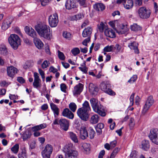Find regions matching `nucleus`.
Segmentation results:
<instances>
[{
  "instance_id": "obj_1",
  "label": "nucleus",
  "mask_w": 158,
  "mask_h": 158,
  "mask_svg": "<svg viewBox=\"0 0 158 158\" xmlns=\"http://www.w3.org/2000/svg\"><path fill=\"white\" fill-rule=\"evenodd\" d=\"M35 29L40 37L49 40L52 36L50 27L46 24H38L35 26Z\"/></svg>"
},
{
  "instance_id": "obj_2",
  "label": "nucleus",
  "mask_w": 158,
  "mask_h": 158,
  "mask_svg": "<svg viewBox=\"0 0 158 158\" xmlns=\"http://www.w3.org/2000/svg\"><path fill=\"white\" fill-rule=\"evenodd\" d=\"M8 42L14 49H17L21 44V40L19 36L15 34H11L8 38Z\"/></svg>"
},
{
  "instance_id": "obj_3",
  "label": "nucleus",
  "mask_w": 158,
  "mask_h": 158,
  "mask_svg": "<svg viewBox=\"0 0 158 158\" xmlns=\"http://www.w3.org/2000/svg\"><path fill=\"white\" fill-rule=\"evenodd\" d=\"M150 10L147 9L145 6L140 7L138 10V13L139 17L143 19H147L149 17L151 13Z\"/></svg>"
},
{
  "instance_id": "obj_4",
  "label": "nucleus",
  "mask_w": 158,
  "mask_h": 158,
  "mask_svg": "<svg viewBox=\"0 0 158 158\" xmlns=\"http://www.w3.org/2000/svg\"><path fill=\"white\" fill-rule=\"evenodd\" d=\"M53 124L59 125L61 129L65 131H67L69 129V122L64 118H61L59 120L58 118H56L53 121Z\"/></svg>"
},
{
  "instance_id": "obj_5",
  "label": "nucleus",
  "mask_w": 158,
  "mask_h": 158,
  "mask_svg": "<svg viewBox=\"0 0 158 158\" xmlns=\"http://www.w3.org/2000/svg\"><path fill=\"white\" fill-rule=\"evenodd\" d=\"M149 137L152 142L158 145V130L156 128H153L150 131Z\"/></svg>"
},
{
  "instance_id": "obj_6",
  "label": "nucleus",
  "mask_w": 158,
  "mask_h": 158,
  "mask_svg": "<svg viewBox=\"0 0 158 158\" xmlns=\"http://www.w3.org/2000/svg\"><path fill=\"white\" fill-rule=\"evenodd\" d=\"M58 22V15L56 13H54L49 17L48 22L51 27H56L57 26Z\"/></svg>"
},
{
  "instance_id": "obj_7",
  "label": "nucleus",
  "mask_w": 158,
  "mask_h": 158,
  "mask_svg": "<svg viewBox=\"0 0 158 158\" xmlns=\"http://www.w3.org/2000/svg\"><path fill=\"white\" fill-rule=\"evenodd\" d=\"M52 151L53 147L52 145L49 144H47L41 152L43 158H50Z\"/></svg>"
},
{
  "instance_id": "obj_8",
  "label": "nucleus",
  "mask_w": 158,
  "mask_h": 158,
  "mask_svg": "<svg viewBox=\"0 0 158 158\" xmlns=\"http://www.w3.org/2000/svg\"><path fill=\"white\" fill-rule=\"evenodd\" d=\"M89 112L85 110L79 108L77 110V114L79 117L82 120L86 121L89 118Z\"/></svg>"
},
{
  "instance_id": "obj_9",
  "label": "nucleus",
  "mask_w": 158,
  "mask_h": 158,
  "mask_svg": "<svg viewBox=\"0 0 158 158\" xmlns=\"http://www.w3.org/2000/svg\"><path fill=\"white\" fill-rule=\"evenodd\" d=\"M109 85L105 82H102L100 85V88L102 90L110 95H114L115 94V93L109 89Z\"/></svg>"
},
{
  "instance_id": "obj_10",
  "label": "nucleus",
  "mask_w": 158,
  "mask_h": 158,
  "mask_svg": "<svg viewBox=\"0 0 158 158\" xmlns=\"http://www.w3.org/2000/svg\"><path fill=\"white\" fill-rule=\"evenodd\" d=\"M46 127V125L45 124H41L32 127L31 128L32 130L34 132L33 134L34 136L37 137L40 136V133L38 132V131L44 129Z\"/></svg>"
},
{
  "instance_id": "obj_11",
  "label": "nucleus",
  "mask_w": 158,
  "mask_h": 158,
  "mask_svg": "<svg viewBox=\"0 0 158 158\" xmlns=\"http://www.w3.org/2000/svg\"><path fill=\"white\" fill-rule=\"evenodd\" d=\"M94 111L102 117H105L106 114L103 106L99 104L97 106L93 109Z\"/></svg>"
},
{
  "instance_id": "obj_12",
  "label": "nucleus",
  "mask_w": 158,
  "mask_h": 158,
  "mask_svg": "<svg viewBox=\"0 0 158 158\" xmlns=\"http://www.w3.org/2000/svg\"><path fill=\"white\" fill-rule=\"evenodd\" d=\"M78 153L76 150H67L65 154V158H77Z\"/></svg>"
},
{
  "instance_id": "obj_13",
  "label": "nucleus",
  "mask_w": 158,
  "mask_h": 158,
  "mask_svg": "<svg viewBox=\"0 0 158 158\" xmlns=\"http://www.w3.org/2000/svg\"><path fill=\"white\" fill-rule=\"evenodd\" d=\"M24 30L26 33L34 39L36 37V32L31 27L26 26Z\"/></svg>"
},
{
  "instance_id": "obj_14",
  "label": "nucleus",
  "mask_w": 158,
  "mask_h": 158,
  "mask_svg": "<svg viewBox=\"0 0 158 158\" xmlns=\"http://www.w3.org/2000/svg\"><path fill=\"white\" fill-rule=\"evenodd\" d=\"M77 5L74 0H67L65 3V6L67 9L70 10L77 7Z\"/></svg>"
},
{
  "instance_id": "obj_15",
  "label": "nucleus",
  "mask_w": 158,
  "mask_h": 158,
  "mask_svg": "<svg viewBox=\"0 0 158 158\" xmlns=\"http://www.w3.org/2000/svg\"><path fill=\"white\" fill-rule=\"evenodd\" d=\"M83 85L81 83H79L77 85H76L74 87V90L73 91V94L74 95L80 94L82 91Z\"/></svg>"
},
{
  "instance_id": "obj_16",
  "label": "nucleus",
  "mask_w": 158,
  "mask_h": 158,
  "mask_svg": "<svg viewBox=\"0 0 158 158\" xmlns=\"http://www.w3.org/2000/svg\"><path fill=\"white\" fill-rule=\"evenodd\" d=\"M7 72L8 76L13 77L15 74L17 73V69L14 67L10 66L7 68Z\"/></svg>"
},
{
  "instance_id": "obj_17",
  "label": "nucleus",
  "mask_w": 158,
  "mask_h": 158,
  "mask_svg": "<svg viewBox=\"0 0 158 158\" xmlns=\"http://www.w3.org/2000/svg\"><path fill=\"white\" fill-rule=\"evenodd\" d=\"M34 80L33 83V85L35 88H37L39 87H40V80L38 75V74L36 72L34 73Z\"/></svg>"
},
{
  "instance_id": "obj_18",
  "label": "nucleus",
  "mask_w": 158,
  "mask_h": 158,
  "mask_svg": "<svg viewBox=\"0 0 158 158\" xmlns=\"http://www.w3.org/2000/svg\"><path fill=\"white\" fill-rule=\"evenodd\" d=\"M62 115L70 119H72L74 118L73 114L67 108H65L63 110L62 112Z\"/></svg>"
},
{
  "instance_id": "obj_19",
  "label": "nucleus",
  "mask_w": 158,
  "mask_h": 158,
  "mask_svg": "<svg viewBox=\"0 0 158 158\" xmlns=\"http://www.w3.org/2000/svg\"><path fill=\"white\" fill-rule=\"evenodd\" d=\"M88 136L86 128L85 127H81L80 130V138L82 139H85Z\"/></svg>"
},
{
  "instance_id": "obj_20",
  "label": "nucleus",
  "mask_w": 158,
  "mask_h": 158,
  "mask_svg": "<svg viewBox=\"0 0 158 158\" xmlns=\"http://www.w3.org/2000/svg\"><path fill=\"white\" fill-rule=\"evenodd\" d=\"M105 35L110 38H114L115 37V32L111 28H108L105 31Z\"/></svg>"
},
{
  "instance_id": "obj_21",
  "label": "nucleus",
  "mask_w": 158,
  "mask_h": 158,
  "mask_svg": "<svg viewBox=\"0 0 158 158\" xmlns=\"http://www.w3.org/2000/svg\"><path fill=\"white\" fill-rule=\"evenodd\" d=\"M51 108L53 111L54 117H57L59 114V109L58 108L56 105L53 103H51L50 104Z\"/></svg>"
},
{
  "instance_id": "obj_22",
  "label": "nucleus",
  "mask_w": 158,
  "mask_h": 158,
  "mask_svg": "<svg viewBox=\"0 0 158 158\" xmlns=\"http://www.w3.org/2000/svg\"><path fill=\"white\" fill-rule=\"evenodd\" d=\"M91 28L88 27L85 28L82 33V35L83 37H90V36L92 32Z\"/></svg>"
},
{
  "instance_id": "obj_23",
  "label": "nucleus",
  "mask_w": 158,
  "mask_h": 158,
  "mask_svg": "<svg viewBox=\"0 0 158 158\" xmlns=\"http://www.w3.org/2000/svg\"><path fill=\"white\" fill-rule=\"evenodd\" d=\"M34 43L36 47L39 49H41L43 47L44 44L39 39L36 37L34 39Z\"/></svg>"
},
{
  "instance_id": "obj_24",
  "label": "nucleus",
  "mask_w": 158,
  "mask_h": 158,
  "mask_svg": "<svg viewBox=\"0 0 158 158\" xmlns=\"http://www.w3.org/2000/svg\"><path fill=\"white\" fill-rule=\"evenodd\" d=\"M12 21L10 19H6L4 20L2 26V29L4 31L6 30L10 26Z\"/></svg>"
},
{
  "instance_id": "obj_25",
  "label": "nucleus",
  "mask_w": 158,
  "mask_h": 158,
  "mask_svg": "<svg viewBox=\"0 0 158 158\" xmlns=\"http://www.w3.org/2000/svg\"><path fill=\"white\" fill-rule=\"evenodd\" d=\"M128 46L131 49L134 50L135 53H139V52L138 48V44L135 42L129 44Z\"/></svg>"
},
{
  "instance_id": "obj_26",
  "label": "nucleus",
  "mask_w": 158,
  "mask_h": 158,
  "mask_svg": "<svg viewBox=\"0 0 158 158\" xmlns=\"http://www.w3.org/2000/svg\"><path fill=\"white\" fill-rule=\"evenodd\" d=\"M140 147L144 150H147L150 147L149 141L146 140H143L142 142Z\"/></svg>"
},
{
  "instance_id": "obj_27",
  "label": "nucleus",
  "mask_w": 158,
  "mask_h": 158,
  "mask_svg": "<svg viewBox=\"0 0 158 158\" xmlns=\"http://www.w3.org/2000/svg\"><path fill=\"white\" fill-rule=\"evenodd\" d=\"M104 125L102 123H98L95 127V129L97 134L98 135L101 134L102 133V129L104 128Z\"/></svg>"
},
{
  "instance_id": "obj_28",
  "label": "nucleus",
  "mask_w": 158,
  "mask_h": 158,
  "mask_svg": "<svg viewBox=\"0 0 158 158\" xmlns=\"http://www.w3.org/2000/svg\"><path fill=\"white\" fill-rule=\"evenodd\" d=\"M127 27L124 25H123L120 28L117 29L115 28V30L119 35L123 34H125L127 31Z\"/></svg>"
},
{
  "instance_id": "obj_29",
  "label": "nucleus",
  "mask_w": 158,
  "mask_h": 158,
  "mask_svg": "<svg viewBox=\"0 0 158 158\" xmlns=\"http://www.w3.org/2000/svg\"><path fill=\"white\" fill-rule=\"evenodd\" d=\"M21 152L18 154L19 158H27V152L25 147L21 148Z\"/></svg>"
},
{
  "instance_id": "obj_30",
  "label": "nucleus",
  "mask_w": 158,
  "mask_h": 158,
  "mask_svg": "<svg viewBox=\"0 0 158 158\" xmlns=\"http://www.w3.org/2000/svg\"><path fill=\"white\" fill-rule=\"evenodd\" d=\"M94 8L98 11H102L105 9V6L102 3H98L94 5Z\"/></svg>"
},
{
  "instance_id": "obj_31",
  "label": "nucleus",
  "mask_w": 158,
  "mask_h": 158,
  "mask_svg": "<svg viewBox=\"0 0 158 158\" xmlns=\"http://www.w3.org/2000/svg\"><path fill=\"white\" fill-rule=\"evenodd\" d=\"M99 117L96 114H95L91 117L89 121L90 123L92 124H94L97 123L99 121Z\"/></svg>"
},
{
  "instance_id": "obj_32",
  "label": "nucleus",
  "mask_w": 158,
  "mask_h": 158,
  "mask_svg": "<svg viewBox=\"0 0 158 158\" xmlns=\"http://www.w3.org/2000/svg\"><path fill=\"white\" fill-rule=\"evenodd\" d=\"M123 5L126 9H129L133 6V3L132 0H128L127 2H126V1L124 2H123Z\"/></svg>"
},
{
  "instance_id": "obj_33",
  "label": "nucleus",
  "mask_w": 158,
  "mask_h": 158,
  "mask_svg": "<svg viewBox=\"0 0 158 158\" xmlns=\"http://www.w3.org/2000/svg\"><path fill=\"white\" fill-rule=\"evenodd\" d=\"M68 134L69 138L74 143H77L78 142V139L76 134L73 132L70 131L68 132Z\"/></svg>"
},
{
  "instance_id": "obj_34",
  "label": "nucleus",
  "mask_w": 158,
  "mask_h": 158,
  "mask_svg": "<svg viewBox=\"0 0 158 158\" xmlns=\"http://www.w3.org/2000/svg\"><path fill=\"white\" fill-rule=\"evenodd\" d=\"M90 102L93 109L100 104L97 99L94 98H91L90 100Z\"/></svg>"
},
{
  "instance_id": "obj_35",
  "label": "nucleus",
  "mask_w": 158,
  "mask_h": 158,
  "mask_svg": "<svg viewBox=\"0 0 158 158\" xmlns=\"http://www.w3.org/2000/svg\"><path fill=\"white\" fill-rule=\"evenodd\" d=\"M107 25L106 23H104L102 22H101L99 25L98 26V28L100 31L102 32L104 30H106V29H107Z\"/></svg>"
},
{
  "instance_id": "obj_36",
  "label": "nucleus",
  "mask_w": 158,
  "mask_h": 158,
  "mask_svg": "<svg viewBox=\"0 0 158 158\" xmlns=\"http://www.w3.org/2000/svg\"><path fill=\"white\" fill-rule=\"evenodd\" d=\"M81 108H82V109L89 112L91 110L89 103L88 102L86 101L84 102V103L82 104V107Z\"/></svg>"
},
{
  "instance_id": "obj_37",
  "label": "nucleus",
  "mask_w": 158,
  "mask_h": 158,
  "mask_svg": "<svg viewBox=\"0 0 158 158\" xmlns=\"http://www.w3.org/2000/svg\"><path fill=\"white\" fill-rule=\"evenodd\" d=\"M115 50L114 46L113 45L110 46L107 45L103 49L104 52H112Z\"/></svg>"
},
{
  "instance_id": "obj_38",
  "label": "nucleus",
  "mask_w": 158,
  "mask_h": 158,
  "mask_svg": "<svg viewBox=\"0 0 158 158\" xmlns=\"http://www.w3.org/2000/svg\"><path fill=\"white\" fill-rule=\"evenodd\" d=\"M88 134H89V137L91 139H93L94 136L95 132L93 128L91 127H89L88 130Z\"/></svg>"
},
{
  "instance_id": "obj_39",
  "label": "nucleus",
  "mask_w": 158,
  "mask_h": 158,
  "mask_svg": "<svg viewBox=\"0 0 158 158\" xmlns=\"http://www.w3.org/2000/svg\"><path fill=\"white\" fill-rule=\"evenodd\" d=\"M131 29L132 31H140L142 29V28L139 26L137 24L135 23L131 26Z\"/></svg>"
},
{
  "instance_id": "obj_40",
  "label": "nucleus",
  "mask_w": 158,
  "mask_h": 158,
  "mask_svg": "<svg viewBox=\"0 0 158 158\" xmlns=\"http://www.w3.org/2000/svg\"><path fill=\"white\" fill-rule=\"evenodd\" d=\"M19 144L17 143L11 148V150L14 154H17L19 152Z\"/></svg>"
},
{
  "instance_id": "obj_41",
  "label": "nucleus",
  "mask_w": 158,
  "mask_h": 158,
  "mask_svg": "<svg viewBox=\"0 0 158 158\" xmlns=\"http://www.w3.org/2000/svg\"><path fill=\"white\" fill-rule=\"evenodd\" d=\"M8 53V51L5 46L0 47V54L1 55L5 56Z\"/></svg>"
},
{
  "instance_id": "obj_42",
  "label": "nucleus",
  "mask_w": 158,
  "mask_h": 158,
  "mask_svg": "<svg viewBox=\"0 0 158 158\" xmlns=\"http://www.w3.org/2000/svg\"><path fill=\"white\" fill-rule=\"evenodd\" d=\"M119 148L117 147L115 148L111 154L110 158H114L116 155L120 151Z\"/></svg>"
},
{
  "instance_id": "obj_43",
  "label": "nucleus",
  "mask_w": 158,
  "mask_h": 158,
  "mask_svg": "<svg viewBox=\"0 0 158 158\" xmlns=\"http://www.w3.org/2000/svg\"><path fill=\"white\" fill-rule=\"evenodd\" d=\"M63 36L68 40H70L72 38V35L70 33L67 31H64L63 33Z\"/></svg>"
},
{
  "instance_id": "obj_44",
  "label": "nucleus",
  "mask_w": 158,
  "mask_h": 158,
  "mask_svg": "<svg viewBox=\"0 0 158 158\" xmlns=\"http://www.w3.org/2000/svg\"><path fill=\"white\" fill-rule=\"evenodd\" d=\"M77 106L74 102L71 103L69 105V107L73 112H75L77 109Z\"/></svg>"
},
{
  "instance_id": "obj_45",
  "label": "nucleus",
  "mask_w": 158,
  "mask_h": 158,
  "mask_svg": "<svg viewBox=\"0 0 158 158\" xmlns=\"http://www.w3.org/2000/svg\"><path fill=\"white\" fill-rule=\"evenodd\" d=\"M89 90L90 91L94 92H97L98 88L92 83H90L89 86Z\"/></svg>"
},
{
  "instance_id": "obj_46",
  "label": "nucleus",
  "mask_w": 158,
  "mask_h": 158,
  "mask_svg": "<svg viewBox=\"0 0 158 158\" xmlns=\"http://www.w3.org/2000/svg\"><path fill=\"white\" fill-rule=\"evenodd\" d=\"M71 52L74 56H76L80 53V51L79 48H75L71 50Z\"/></svg>"
},
{
  "instance_id": "obj_47",
  "label": "nucleus",
  "mask_w": 158,
  "mask_h": 158,
  "mask_svg": "<svg viewBox=\"0 0 158 158\" xmlns=\"http://www.w3.org/2000/svg\"><path fill=\"white\" fill-rule=\"evenodd\" d=\"M146 103L149 105V106H151L154 103V100L153 99L152 97V96H149L147 99Z\"/></svg>"
},
{
  "instance_id": "obj_48",
  "label": "nucleus",
  "mask_w": 158,
  "mask_h": 158,
  "mask_svg": "<svg viewBox=\"0 0 158 158\" xmlns=\"http://www.w3.org/2000/svg\"><path fill=\"white\" fill-rule=\"evenodd\" d=\"M31 136V134L29 131H26L23 134V140H25L29 138Z\"/></svg>"
},
{
  "instance_id": "obj_49",
  "label": "nucleus",
  "mask_w": 158,
  "mask_h": 158,
  "mask_svg": "<svg viewBox=\"0 0 158 158\" xmlns=\"http://www.w3.org/2000/svg\"><path fill=\"white\" fill-rule=\"evenodd\" d=\"M50 64L49 61L44 60L41 64V67L42 69H44L48 67Z\"/></svg>"
},
{
  "instance_id": "obj_50",
  "label": "nucleus",
  "mask_w": 158,
  "mask_h": 158,
  "mask_svg": "<svg viewBox=\"0 0 158 158\" xmlns=\"http://www.w3.org/2000/svg\"><path fill=\"white\" fill-rule=\"evenodd\" d=\"M130 156L131 158H138L137 152L135 151H134L131 152Z\"/></svg>"
},
{
  "instance_id": "obj_51",
  "label": "nucleus",
  "mask_w": 158,
  "mask_h": 158,
  "mask_svg": "<svg viewBox=\"0 0 158 158\" xmlns=\"http://www.w3.org/2000/svg\"><path fill=\"white\" fill-rule=\"evenodd\" d=\"M82 146L84 150L86 151H89L90 150L89 145L87 143L84 144Z\"/></svg>"
},
{
  "instance_id": "obj_52",
  "label": "nucleus",
  "mask_w": 158,
  "mask_h": 158,
  "mask_svg": "<svg viewBox=\"0 0 158 158\" xmlns=\"http://www.w3.org/2000/svg\"><path fill=\"white\" fill-rule=\"evenodd\" d=\"M58 56L59 58L62 60H63L65 59V57L64 54L61 52L59 51H58Z\"/></svg>"
},
{
  "instance_id": "obj_53",
  "label": "nucleus",
  "mask_w": 158,
  "mask_h": 158,
  "mask_svg": "<svg viewBox=\"0 0 158 158\" xmlns=\"http://www.w3.org/2000/svg\"><path fill=\"white\" fill-rule=\"evenodd\" d=\"M135 96V93H133L130 96V106L133 105L134 103V97Z\"/></svg>"
},
{
  "instance_id": "obj_54",
  "label": "nucleus",
  "mask_w": 158,
  "mask_h": 158,
  "mask_svg": "<svg viewBox=\"0 0 158 158\" xmlns=\"http://www.w3.org/2000/svg\"><path fill=\"white\" fill-rule=\"evenodd\" d=\"M137 78V76L134 75L128 81V82L130 83H133L136 80Z\"/></svg>"
},
{
  "instance_id": "obj_55",
  "label": "nucleus",
  "mask_w": 158,
  "mask_h": 158,
  "mask_svg": "<svg viewBox=\"0 0 158 158\" xmlns=\"http://www.w3.org/2000/svg\"><path fill=\"white\" fill-rule=\"evenodd\" d=\"M129 125L131 129L135 125L134 119L132 118H131L130 119Z\"/></svg>"
},
{
  "instance_id": "obj_56",
  "label": "nucleus",
  "mask_w": 158,
  "mask_h": 158,
  "mask_svg": "<svg viewBox=\"0 0 158 158\" xmlns=\"http://www.w3.org/2000/svg\"><path fill=\"white\" fill-rule=\"evenodd\" d=\"M77 1L81 6L84 7L86 5V0H77Z\"/></svg>"
},
{
  "instance_id": "obj_57",
  "label": "nucleus",
  "mask_w": 158,
  "mask_h": 158,
  "mask_svg": "<svg viewBox=\"0 0 158 158\" xmlns=\"http://www.w3.org/2000/svg\"><path fill=\"white\" fill-rule=\"evenodd\" d=\"M90 40V37H88L87 38L84 40L82 42V44L85 46H87V43L89 42Z\"/></svg>"
},
{
  "instance_id": "obj_58",
  "label": "nucleus",
  "mask_w": 158,
  "mask_h": 158,
  "mask_svg": "<svg viewBox=\"0 0 158 158\" xmlns=\"http://www.w3.org/2000/svg\"><path fill=\"white\" fill-rule=\"evenodd\" d=\"M78 68L82 72H83L84 73L86 74L87 73L88 68L86 67H79Z\"/></svg>"
},
{
  "instance_id": "obj_59",
  "label": "nucleus",
  "mask_w": 158,
  "mask_h": 158,
  "mask_svg": "<svg viewBox=\"0 0 158 158\" xmlns=\"http://www.w3.org/2000/svg\"><path fill=\"white\" fill-rule=\"evenodd\" d=\"M151 106H149V105L146 103L143 110V113H145L149 109Z\"/></svg>"
},
{
  "instance_id": "obj_60",
  "label": "nucleus",
  "mask_w": 158,
  "mask_h": 158,
  "mask_svg": "<svg viewBox=\"0 0 158 158\" xmlns=\"http://www.w3.org/2000/svg\"><path fill=\"white\" fill-rule=\"evenodd\" d=\"M73 145L71 144H68L67 145L64 147L65 152L67 151V150H71L70 149L72 147Z\"/></svg>"
},
{
  "instance_id": "obj_61",
  "label": "nucleus",
  "mask_w": 158,
  "mask_h": 158,
  "mask_svg": "<svg viewBox=\"0 0 158 158\" xmlns=\"http://www.w3.org/2000/svg\"><path fill=\"white\" fill-rule=\"evenodd\" d=\"M14 30L15 32L16 33L18 34L21 36H22V34L21 32V31H20L19 28V27H16L15 28Z\"/></svg>"
},
{
  "instance_id": "obj_62",
  "label": "nucleus",
  "mask_w": 158,
  "mask_h": 158,
  "mask_svg": "<svg viewBox=\"0 0 158 158\" xmlns=\"http://www.w3.org/2000/svg\"><path fill=\"white\" fill-rule=\"evenodd\" d=\"M117 143V141L115 140L111 142L110 143V146L111 148H113L115 147Z\"/></svg>"
},
{
  "instance_id": "obj_63",
  "label": "nucleus",
  "mask_w": 158,
  "mask_h": 158,
  "mask_svg": "<svg viewBox=\"0 0 158 158\" xmlns=\"http://www.w3.org/2000/svg\"><path fill=\"white\" fill-rule=\"evenodd\" d=\"M60 89L61 90L64 92H66V87L65 85L64 84H62L60 85Z\"/></svg>"
},
{
  "instance_id": "obj_64",
  "label": "nucleus",
  "mask_w": 158,
  "mask_h": 158,
  "mask_svg": "<svg viewBox=\"0 0 158 158\" xmlns=\"http://www.w3.org/2000/svg\"><path fill=\"white\" fill-rule=\"evenodd\" d=\"M105 151L104 150L101 151L99 154L98 158H103V156L105 154Z\"/></svg>"
}]
</instances>
